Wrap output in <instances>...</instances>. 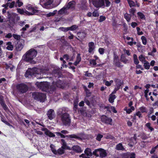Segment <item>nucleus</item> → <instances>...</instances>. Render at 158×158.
<instances>
[{
  "mask_svg": "<svg viewBox=\"0 0 158 158\" xmlns=\"http://www.w3.org/2000/svg\"><path fill=\"white\" fill-rule=\"evenodd\" d=\"M6 45H8L6 48L7 49L11 50H12L13 49V46L12 45L11 43L10 42H7Z\"/></svg>",
  "mask_w": 158,
  "mask_h": 158,
  "instance_id": "cd10ccee",
  "label": "nucleus"
},
{
  "mask_svg": "<svg viewBox=\"0 0 158 158\" xmlns=\"http://www.w3.org/2000/svg\"><path fill=\"white\" fill-rule=\"evenodd\" d=\"M55 134L58 136H60L61 138H64L65 137H67L72 138H75L76 139H77L81 140H82V139L80 136L77 135L75 134L69 135H66L65 136L64 135H63V134L61 133L60 132H56L55 133Z\"/></svg>",
  "mask_w": 158,
  "mask_h": 158,
  "instance_id": "1a4fd4ad",
  "label": "nucleus"
},
{
  "mask_svg": "<svg viewBox=\"0 0 158 158\" xmlns=\"http://www.w3.org/2000/svg\"><path fill=\"white\" fill-rule=\"evenodd\" d=\"M106 19V18L104 16H101L100 17L99 19V22H101L104 21Z\"/></svg>",
  "mask_w": 158,
  "mask_h": 158,
  "instance_id": "8fccbe9b",
  "label": "nucleus"
},
{
  "mask_svg": "<svg viewBox=\"0 0 158 158\" xmlns=\"http://www.w3.org/2000/svg\"><path fill=\"white\" fill-rule=\"evenodd\" d=\"M75 2L72 1L70 2L67 5L58 11V14L60 15H68L69 12L68 10L70 9H73L75 6Z\"/></svg>",
  "mask_w": 158,
  "mask_h": 158,
  "instance_id": "20e7f679",
  "label": "nucleus"
},
{
  "mask_svg": "<svg viewBox=\"0 0 158 158\" xmlns=\"http://www.w3.org/2000/svg\"><path fill=\"white\" fill-rule=\"evenodd\" d=\"M78 37L81 39H84L85 36V34L83 32H78L77 33Z\"/></svg>",
  "mask_w": 158,
  "mask_h": 158,
  "instance_id": "b1692460",
  "label": "nucleus"
},
{
  "mask_svg": "<svg viewBox=\"0 0 158 158\" xmlns=\"http://www.w3.org/2000/svg\"><path fill=\"white\" fill-rule=\"evenodd\" d=\"M54 0H48L46 2L44 3L43 6V7L48 9H51L58 6L60 2H59L56 4H52Z\"/></svg>",
  "mask_w": 158,
  "mask_h": 158,
  "instance_id": "6e6552de",
  "label": "nucleus"
},
{
  "mask_svg": "<svg viewBox=\"0 0 158 158\" xmlns=\"http://www.w3.org/2000/svg\"><path fill=\"white\" fill-rule=\"evenodd\" d=\"M129 158H135V154L134 153H129Z\"/></svg>",
  "mask_w": 158,
  "mask_h": 158,
  "instance_id": "de8ad7c7",
  "label": "nucleus"
},
{
  "mask_svg": "<svg viewBox=\"0 0 158 158\" xmlns=\"http://www.w3.org/2000/svg\"><path fill=\"white\" fill-rule=\"evenodd\" d=\"M114 64L116 66L118 67H122V65L120 64V63L119 61V60H116L114 61Z\"/></svg>",
  "mask_w": 158,
  "mask_h": 158,
  "instance_id": "473e14b6",
  "label": "nucleus"
},
{
  "mask_svg": "<svg viewBox=\"0 0 158 158\" xmlns=\"http://www.w3.org/2000/svg\"><path fill=\"white\" fill-rule=\"evenodd\" d=\"M128 3L129 5L131 7L132 6H135V2L131 0Z\"/></svg>",
  "mask_w": 158,
  "mask_h": 158,
  "instance_id": "79ce46f5",
  "label": "nucleus"
},
{
  "mask_svg": "<svg viewBox=\"0 0 158 158\" xmlns=\"http://www.w3.org/2000/svg\"><path fill=\"white\" fill-rule=\"evenodd\" d=\"M137 25V24L135 22H132L131 24V26L133 28L135 27Z\"/></svg>",
  "mask_w": 158,
  "mask_h": 158,
  "instance_id": "69168bd1",
  "label": "nucleus"
},
{
  "mask_svg": "<svg viewBox=\"0 0 158 158\" xmlns=\"http://www.w3.org/2000/svg\"><path fill=\"white\" fill-rule=\"evenodd\" d=\"M78 27L76 25H73L71 27H69V28H67V29L73 31L76 30L78 28Z\"/></svg>",
  "mask_w": 158,
  "mask_h": 158,
  "instance_id": "e433bc0d",
  "label": "nucleus"
},
{
  "mask_svg": "<svg viewBox=\"0 0 158 158\" xmlns=\"http://www.w3.org/2000/svg\"><path fill=\"white\" fill-rule=\"evenodd\" d=\"M115 81L116 83V85L120 87L122 84V82L121 80L119 79H115Z\"/></svg>",
  "mask_w": 158,
  "mask_h": 158,
  "instance_id": "bb28decb",
  "label": "nucleus"
},
{
  "mask_svg": "<svg viewBox=\"0 0 158 158\" xmlns=\"http://www.w3.org/2000/svg\"><path fill=\"white\" fill-rule=\"evenodd\" d=\"M35 85L40 89L50 93H52L55 90V87L54 85L52 86V84H50L47 82H37Z\"/></svg>",
  "mask_w": 158,
  "mask_h": 158,
  "instance_id": "7ed1b4c3",
  "label": "nucleus"
},
{
  "mask_svg": "<svg viewBox=\"0 0 158 158\" xmlns=\"http://www.w3.org/2000/svg\"><path fill=\"white\" fill-rule=\"evenodd\" d=\"M128 155H129V153H125L124 154H123V158H129V156H128Z\"/></svg>",
  "mask_w": 158,
  "mask_h": 158,
  "instance_id": "bf43d9fd",
  "label": "nucleus"
},
{
  "mask_svg": "<svg viewBox=\"0 0 158 158\" xmlns=\"http://www.w3.org/2000/svg\"><path fill=\"white\" fill-rule=\"evenodd\" d=\"M103 135L100 134L98 135L96 139L98 141H100L101 140V139L103 137Z\"/></svg>",
  "mask_w": 158,
  "mask_h": 158,
  "instance_id": "49530a36",
  "label": "nucleus"
},
{
  "mask_svg": "<svg viewBox=\"0 0 158 158\" xmlns=\"http://www.w3.org/2000/svg\"><path fill=\"white\" fill-rule=\"evenodd\" d=\"M116 98V96L114 95L110 94L109 96V101L110 103H113L114 102V99Z\"/></svg>",
  "mask_w": 158,
  "mask_h": 158,
  "instance_id": "393cba45",
  "label": "nucleus"
},
{
  "mask_svg": "<svg viewBox=\"0 0 158 158\" xmlns=\"http://www.w3.org/2000/svg\"><path fill=\"white\" fill-rule=\"evenodd\" d=\"M85 153L87 156H92L93 154L91 152V149L88 148H86L84 151Z\"/></svg>",
  "mask_w": 158,
  "mask_h": 158,
  "instance_id": "a211bd4d",
  "label": "nucleus"
},
{
  "mask_svg": "<svg viewBox=\"0 0 158 158\" xmlns=\"http://www.w3.org/2000/svg\"><path fill=\"white\" fill-rule=\"evenodd\" d=\"M8 18L10 19V20H11L12 22L15 23V18L17 14L15 13L8 11L7 12Z\"/></svg>",
  "mask_w": 158,
  "mask_h": 158,
  "instance_id": "9b49d317",
  "label": "nucleus"
},
{
  "mask_svg": "<svg viewBox=\"0 0 158 158\" xmlns=\"http://www.w3.org/2000/svg\"><path fill=\"white\" fill-rule=\"evenodd\" d=\"M136 11V9L135 8H131L129 10L130 12L133 15H134V13Z\"/></svg>",
  "mask_w": 158,
  "mask_h": 158,
  "instance_id": "864d4df0",
  "label": "nucleus"
},
{
  "mask_svg": "<svg viewBox=\"0 0 158 158\" xmlns=\"http://www.w3.org/2000/svg\"><path fill=\"white\" fill-rule=\"evenodd\" d=\"M81 60V58L80 54H78L77 56L76 60L74 63V64L77 66Z\"/></svg>",
  "mask_w": 158,
  "mask_h": 158,
  "instance_id": "aec40b11",
  "label": "nucleus"
},
{
  "mask_svg": "<svg viewBox=\"0 0 158 158\" xmlns=\"http://www.w3.org/2000/svg\"><path fill=\"white\" fill-rule=\"evenodd\" d=\"M47 115L50 120L54 118L56 116L55 111L53 109H49L47 112Z\"/></svg>",
  "mask_w": 158,
  "mask_h": 158,
  "instance_id": "ddd939ff",
  "label": "nucleus"
},
{
  "mask_svg": "<svg viewBox=\"0 0 158 158\" xmlns=\"http://www.w3.org/2000/svg\"><path fill=\"white\" fill-rule=\"evenodd\" d=\"M141 39L143 44L144 45H146L147 43V40L146 37L144 36H143L141 37Z\"/></svg>",
  "mask_w": 158,
  "mask_h": 158,
  "instance_id": "37998d69",
  "label": "nucleus"
},
{
  "mask_svg": "<svg viewBox=\"0 0 158 158\" xmlns=\"http://www.w3.org/2000/svg\"><path fill=\"white\" fill-rule=\"evenodd\" d=\"M85 102L87 105H88L89 106H90V103L88 100L85 99Z\"/></svg>",
  "mask_w": 158,
  "mask_h": 158,
  "instance_id": "052dcab7",
  "label": "nucleus"
},
{
  "mask_svg": "<svg viewBox=\"0 0 158 158\" xmlns=\"http://www.w3.org/2000/svg\"><path fill=\"white\" fill-rule=\"evenodd\" d=\"M12 35L10 33H9L6 35L5 36V37L6 38H10L12 37Z\"/></svg>",
  "mask_w": 158,
  "mask_h": 158,
  "instance_id": "774afa93",
  "label": "nucleus"
},
{
  "mask_svg": "<svg viewBox=\"0 0 158 158\" xmlns=\"http://www.w3.org/2000/svg\"><path fill=\"white\" fill-rule=\"evenodd\" d=\"M121 61L123 63L126 64L128 62V60H127L124 55H122L120 58Z\"/></svg>",
  "mask_w": 158,
  "mask_h": 158,
  "instance_id": "4be33fe9",
  "label": "nucleus"
},
{
  "mask_svg": "<svg viewBox=\"0 0 158 158\" xmlns=\"http://www.w3.org/2000/svg\"><path fill=\"white\" fill-rule=\"evenodd\" d=\"M18 12L19 13L21 14H24V11L23 9H21L20 8H18L17 9Z\"/></svg>",
  "mask_w": 158,
  "mask_h": 158,
  "instance_id": "3c124183",
  "label": "nucleus"
},
{
  "mask_svg": "<svg viewBox=\"0 0 158 158\" xmlns=\"http://www.w3.org/2000/svg\"><path fill=\"white\" fill-rule=\"evenodd\" d=\"M48 71V69L43 68L40 69L34 68L32 69H28L25 74V76L28 78L35 76L37 79H41L44 77L43 75L46 74Z\"/></svg>",
  "mask_w": 158,
  "mask_h": 158,
  "instance_id": "f257e3e1",
  "label": "nucleus"
},
{
  "mask_svg": "<svg viewBox=\"0 0 158 158\" xmlns=\"http://www.w3.org/2000/svg\"><path fill=\"white\" fill-rule=\"evenodd\" d=\"M16 3L18 4V6L19 7H21L23 4V2L20 0H16Z\"/></svg>",
  "mask_w": 158,
  "mask_h": 158,
  "instance_id": "c03bdc74",
  "label": "nucleus"
},
{
  "mask_svg": "<svg viewBox=\"0 0 158 158\" xmlns=\"http://www.w3.org/2000/svg\"><path fill=\"white\" fill-rule=\"evenodd\" d=\"M89 63L92 65V66H94L96 64V62L95 60H90L89 61Z\"/></svg>",
  "mask_w": 158,
  "mask_h": 158,
  "instance_id": "ea45409f",
  "label": "nucleus"
},
{
  "mask_svg": "<svg viewBox=\"0 0 158 158\" xmlns=\"http://www.w3.org/2000/svg\"><path fill=\"white\" fill-rule=\"evenodd\" d=\"M136 115L139 116V118H141L142 116L141 115V113L139 111H138L136 113Z\"/></svg>",
  "mask_w": 158,
  "mask_h": 158,
  "instance_id": "0e129e2a",
  "label": "nucleus"
},
{
  "mask_svg": "<svg viewBox=\"0 0 158 158\" xmlns=\"http://www.w3.org/2000/svg\"><path fill=\"white\" fill-rule=\"evenodd\" d=\"M32 97L35 100L44 102L45 98L46 95L44 94L39 92H34L32 94Z\"/></svg>",
  "mask_w": 158,
  "mask_h": 158,
  "instance_id": "0eeeda50",
  "label": "nucleus"
},
{
  "mask_svg": "<svg viewBox=\"0 0 158 158\" xmlns=\"http://www.w3.org/2000/svg\"><path fill=\"white\" fill-rule=\"evenodd\" d=\"M101 121L102 122L107 124H111L112 120L106 116L103 115L101 117Z\"/></svg>",
  "mask_w": 158,
  "mask_h": 158,
  "instance_id": "f8f14e48",
  "label": "nucleus"
},
{
  "mask_svg": "<svg viewBox=\"0 0 158 158\" xmlns=\"http://www.w3.org/2000/svg\"><path fill=\"white\" fill-rule=\"evenodd\" d=\"M137 31L138 32V34L139 35H142L143 33L142 31H140V29L139 27H136Z\"/></svg>",
  "mask_w": 158,
  "mask_h": 158,
  "instance_id": "09e8293b",
  "label": "nucleus"
},
{
  "mask_svg": "<svg viewBox=\"0 0 158 158\" xmlns=\"http://www.w3.org/2000/svg\"><path fill=\"white\" fill-rule=\"evenodd\" d=\"M146 62L144 63V66L145 69H149L150 65L148 61H145Z\"/></svg>",
  "mask_w": 158,
  "mask_h": 158,
  "instance_id": "58836bf2",
  "label": "nucleus"
},
{
  "mask_svg": "<svg viewBox=\"0 0 158 158\" xmlns=\"http://www.w3.org/2000/svg\"><path fill=\"white\" fill-rule=\"evenodd\" d=\"M59 114H61V120L63 124L66 126H69L71 123V118L69 115L67 113H64L59 112Z\"/></svg>",
  "mask_w": 158,
  "mask_h": 158,
  "instance_id": "423d86ee",
  "label": "nucleus"
},
{
  "mask_svg": "<svg viewBox=\"0 0 158 158\" xmlns=\"http://www.w3.org/2000/svg\"><path fill=\"white\" fill-rule=\"evenodd\" d=\"M106 155L107 153L105 151L104 149L102 148L101 153L100 155V156L102 157H106Z\"/></svg>",
  "mask_w": 158,
  "mask_h": 158,
  "instance_id": "2f4dec72",
  "label": "nucleus"
},
{
  "mask_svg": "<svg viewBox=\"0 0 158 158\" xmlns=\"http://www.w3.org/2000/svg\"><path fill=\"white\" fill-rule=\"evenodd\" d=\"M0 104L3 107H5L6 105L4 102L3 97L1 95H0Z\"/></svg>",
  "mask_w": 158,
  "mask_h": 158,
  "instance_id": "5701e85b",
  "label": "nucleus"
},
{
  "mask_svg": "<svg viewBox=\"0 0 158 158\" xmlns=\"http://www.w3.org/2000/svg\"><path fill=\"white\" fill-rule=\"evenodd\" d=\"M37 54V52L35 49L31 48L23 55V59L25 61L31 64H35L36 62L33 59L36 57Z\"/></svg>",
  "mask_w": 158,
  "mask_h": 158,
  "instance_id": "f03ea898",
  "label": "nucleus"
},
{
  "mask_svg": "<svg viewBox=\"0 0 158 158\" xmlns=\"http://www.w3.org/2000/svg\"><path fill=\"white\" fill-rule=\"evenodd\" d=\"M153 106L155 107V108H158V101L156 102L153 104Z\"/></svg>",
  "mask_w": 158,
  "mask_h": 158,
  "instance_id": "338daca9",
  "label": "nucleus"
},
{
  "mask_svg": "<svg viewBox=\"0 0 158 158\" xmlns=\"http://www.w3.org/2000/svg\"><path fill=\"white\" fill-rule=\"evenodd\" d=\"M137 14L139 16V17L141 19H143L144 17V15L141 12H138L137 13Z\"/></svg>",
  "mask_w": 158,
  "mask_h": 158,
  "instance_id": "603ef678",
  "label": "nucleus"
},
{
  "mask_svg": "<svg viewBox=\"0 0 158 158\" xmlns=\"http://www.w3.org/2000/svg\"><path fill=\"white\" fill-rule=\"evenodd\" d=\"M45 134L46 135H48L50 137H53L55 136V135L52 132L48 130H47L45 131Z\"/></svg>",
  "mask_w": 158,
  "mask_h": 158,
  "instance_id": "7c9ffc66",
  "label": "nucleus"
},
{
  "mask_svg": "<svg viewBox=\"0 0 158 158\" xmlns=\"http://www.w3.org/2000/svg\"><path fill=\"white\" fill-rule=\"evenodd\" d=\"M133 59L134 63L135 64H138L139 63V61L136 54H134L133 55Z\"/></svg>",
  "mask_w": 158,
  "mask_h": 158,
  "instance_id": "c756f323",
  "label": "nucleus"
},
{
  "mask_svg": "<svg viewBox=\"0 0 158 158\" xmlns=\"http://www.w3.org/2000/svg\"><path fill=\"white\" fill-rule=\"evenodd\" d=\"M26 9L29 10L32 15L35 13L38 12V10L35 9L33 7L31 6H27L26 7Z\"/></svg>",
  "mask_w": 158,
  "mask_h": 158,
  "instance_id": "4468645a",
  "label": "nucleus"
},
{
  "mask_svg": "<svg viewBox=\"0 0 158 158\" xmlns=\"http://www.w3.org/2000/svg\"><path fill=\"white\" fill-rule=\"evenodd\" d=\"M26 15H32V14H31L29 12H28L26 10H25L24 11V14Z\"/></svg>",
  "mask_w": 158,
  "mask_h": 158,
  "instance_id": "13d9d810",
  "label": "nucleus"
},
{
  "mask_svg": "<svg viewBox=\"0 0 158 158\" xmlns=\"http://www.w3.org/2000/svg\"><path fill=\"white\" fill-rule=\"evenodd\" d=\"M81 114H82L84 116H86L87 115V114L85 111V110H84V109H80L78 111Z\"/></svg>",
  "mask_w": 158,
  "mask_h": 158,
  "instance_id": "a19ab883",
  "label": "nucleus"
},
{
  "mask_svg": "<svg viewBox=\"0 0 158 158\" xmlns=\"http://www.w3.org/2000/svg\"><path fill=\"white\" fill-rule=\"evenodd\" d=\"M9 3V7L10 8H12L14 7L15 5V1H13L11 3Z\"/></svg>",
  "mask_w": 158,
  "mask_h": 158,
  "instance_id": "6e6d98bb",
  "label": "nucleus"
},
{
  "mask_svg": "<svg viewBox=\"0 0 158 158\" xmlns=\"http://www.w3.org/2000/svg\"><path fill=\"white\" fill-rule=\"evenodd\" d=\"M139 58L141 61H143L145 59V57L142 55L139 56Z\"/></svg>",
  "mask_w": 158,
  "mask_h": 158,
  "instance_id": "5fc2aeb1",
  "label": "nucleus"
},
{
  "mask_svg": "<svg viewBox=\"0 0 158 158\" xmlns=\"http://www.w3.org/2000/svg\"><path fill=\"white\" fill-rule=\"evenodd\" d=\"M85 154H82L79 156L80 157H82L83 158H88V157L86 156V155Z\"/></svg>",
  "mask_w": 158,
  "mask_h": 158,
  "instance_id": "e2e57ef3",
  "label": "nucleus"
},
{
  "mask_svg": "<svg viewBox=\"0 0 158 158\" xmlns=\"http://www.w3.org/2000/svg\"><path fill=\"white\" fill-rule=\"evenodd\" d=\"M99 52L100 54H102L104 52V49L103 48H100L99 49Z\"/></svg>",
  "mask_w": 158,
  "mask_h": 158,
  "instance_id": "680f3d73",
  "label": "nucleus"
},
{
  "mask_svg": "<svg viewBox=\"0 0 158 158\" xmlns=\"http://www.w3.org/2000/svg\"><path fill=\"white\" fill-rule=\"evenodd\" d=\"M72 149L77 153H81L82 150L78 145H74L72 148Z\"/></svg>",
  "mask_w": 158,
  "mask_h": 158,
  "instance_id": "dca6fc26",
  "label": "nucleus"
},
{
  "mask_svg": "<svg viewBox=\"0 0 158 158\" xmlns=\"http://www.w3.org/2000/svg\"><path fill=\"white\" fill-rule=\"evenodd\" d=\"M89 50L88 52L89 53H91L95 49L94 43L93 42H89L88 44Z\"/></svg>",
  "mask_w": 158,
  "mask_h": 158,
  "instance_id": "2eb2a0df",
  "label": "nucleus"
},
{
  "mask_svg": "<svg viewBox=\"0 0 158 158\" xmlns=\"http://www.w3.org/2000/svg\"><path fill=\"white\" fill-rule=\"evenodd\" d=\"M92 15L94 17H98L99 16V14L97 10H95L93 12Z\"/></svg>",
  "mask_w": 158,
  "mask_h": 158,
  "instance_id": "a18cd8bd",
  "label": "nucleus"
},
{
  "mask_svg": "<svg viewBox=\"0 0 158 158\" xmlns=\"http://www.w3.org/2000/svg\"><path fill=\"white\" fill-rule=\"evenodd\" d=\"M116 149L117 150H123L124 148L121 143H119L117 144L116 147Z\"/></svg>",
  "mask_w": 158,
  "mask_h": 158,
  "instance_id": "a878e982",
  "label": "nucleus"
},
{
  "mask_svg": "<svg viewBox=\"0 0 158 158\" xmlns=\"http://www.w3.org/2000/svg\"><path fill=\"white\" fill-rule=\"evenodd\" d=\"M50 147L51 148V149L52 152L55 154H57V151L54 148V146L52 144H51L50 145Z\"/></svg>",
  "mask_w": 158,
  "mask_h": 158,
  "instance_id": "72a5a7b5",
  "label": "nucleus"
},
{
  "mask_svg": "<svg viewBox=\"0 0 158 158\" xmlns=\"http://www.w3.org/2000/svg\"><path fill=\"white\" fill-rule=\"evenodd\" d=\"M102 148H99L95 149L94 151L93 152V154L95 155L96 156H98L101 153Z\"/></svg>",
  "mask_w": 158,
  "mask_h": 158,
  "instance_id": "412c9836",
  "label": "nucleus"
},
{
  "mask_svg": "<svg viewBox=\"0 0 158 158\" xmlns=\"http://www.w3.org/2000/svg\"><path fill=\"white\" fill-rule=\"evenodd\" d=\"M63 57L66 60H69L70 59V56L67 54L64 55L63 56Z\"/></svg>",
  "mask_w": 158,
  "mask_h": 158,
  "instance_id": "4d7b16f0",
  "label": "nucleus"
},
{
  "mask_svg": "<svg viewBox=\"0 0 158 158\" xmlns=\"http://www.w3.org/2000/svg\"><path fill=\"white\" fill-rule=\"evenodd\" d=\"M13 36L15 39L18 40H20V41L22 42H24V40L22 39H20V36L19 35H16V34H13Z\"/></svg>",
  "mask_w": 158,
  "mask_h": 158,
  "instance_id": "f704fd0d",
  "label": "nucleus"
},
{
  "mask_svg": "<svg viewBox=\"0 0 158 158\" xmlns=\"http://www.w3.org/2000/svg\"><path fill=\"white\" fill-rule=\"evenodd\" d=\"M93 5L96 7L98 8L105 6L109 7L111 4L108 0H92Z\"/></svg>",
  "mask_w": 158,
  "mask_h": 158,
  "instance_id": "39448f33",
  "label": "nucleus"
},
{
  "mask_svg": "<svg viewBox=\"0 0 158 158\" xmlns=\"http://www.w3.org/2000/svg\"><path fill=\"white\" fill-rule=\"evenodd\" d=\"M131 16L130 15L127 13H126L124 15V18L126 19L128 22H129Z\"/></svg>",
  "mask_w": 158,
  "mask_h": 158,
  "instance_id": "c85d7f7f",
  "label": "nucleus"
},
{
  "mask_svg": "<svg viewBox=\"0 0 158 158\" xmlns=\"http://www.w3.org/2000/svg\"><path fill=\"white\" fill-rule=\"evenodd\" d=\"M56 12L57 10H54L52 12H50L47 14V17H49L51 16H53L56 14Z\"/></svg>",
  "mask_w": 158,
  "mask_h": 158,
  "instance_id": "c9c22d12",
  "label": "nucleus"
},
{
  "mask_svg": "<svg viewBox=\"0 0 158 158\" xmlns=\"http://www.w3.org/2000/svg\"><path fill=\"white\" fill-rule=\"evenodd\" d=\"M52 85V86L54 85L55 87V89L56 88V87L62 88V82L61 81H58L56 82H53Z\"/></svg>",
  "mask_w": 158,
  "mask_h": 158,
  "instance_id": "f3484780",
  "label": "nucleus"
},
{
  "mask_svg": "<svg viewBox=\"0 0 158 158\" xmlns=\"http://www.w3.org/2000/svg\"><path fill=\"white\" fill-rule=\"evenodd\" d=\"M61 143L62 145L61 148L63 149H68L69 147L67 145V144L65 140L64 139H61Z\"/></svg>",
  "mask_w": 158,
  "mask_h": 158,
  "instance_id": "6ab92c4d",
  "label": "nucleus"
},
{
  "mask_svg": "<svg viewBox=\"0 0 158 158\" xmlns=\"http://www.w3.org/2000/svg\"><path fill=\"white\" fill-rule=\"evenodd\" d=\"M64 149H63L61 148H59L58 150L57 151V154L58 153L59 155H61L63 154L64 153Z\"/></svg>",
  "mask_w": 158,
  "mask_h": 158,
  "instance_id": "4c0bfd02",
  "label": "nucleus"
},
{
  "mask_svg": "<svg viewBox=\"0 0 158 158\" xmlns=\"http://www.w3.org/2000/svg\"><path fill=\"white\" fill-rule=\"evenodd\" d=\"M17 88L18 90L22 93H25L28 90V87L23 84H20L17 86Z\"/></svg>",
  "mask_w": 158,
  "mask_h": 158,
  "instance_id": "9d476101",
  "label": "nucleus"
}]
</instances>
